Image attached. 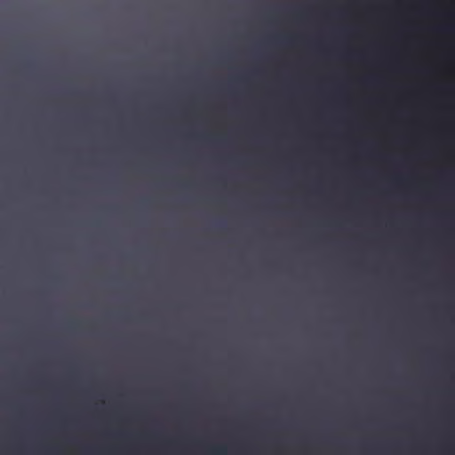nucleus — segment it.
<instances>
[{
  "label": "nucleus",
  "instance_id": "1",
  "mask_svg": "<svg viewBox=\"0 0 455 455\" xmlns=\"http://www.w3.org/2000/svg\"><path fill=\"white\" fill-rule=\"evenodd\" d=\"M209 451L214 454H226L227 446L224 444L213 445L209 448Z\"/></svg>",
  "mask_w": 455,
  "mask_h": 455
},
{
  "label": "nucleus",
  "instance_id": "2",
  "mask_svg": "<svg viewBox=\"0 0 455 455\" xmlns=\"http://www.w3.org/2000/svg\"><path fill=\"white\" fill-rule=\"evenodd\" d=\"M343 371H346V370H348L347 368L345 367V363L343 362Z\"/></svg>",
  "mask_w": 455,
  "mask_h": 455
},
{
  "label": "nucleus",
  "instance_id": "3",
  "mask_svg": "<svg viewBox=\"0 0 455 455\" xmlns=\"http://www.w3.org/2000/svg\"><path fill=\"white\" fill-rule=\"evenodd\" d=\"M68 370H69V371H72L73 369H72V368H69Z\"/></svg>",
  "mask_w": 455,
  "mask_h": 455
}]
</instances>
